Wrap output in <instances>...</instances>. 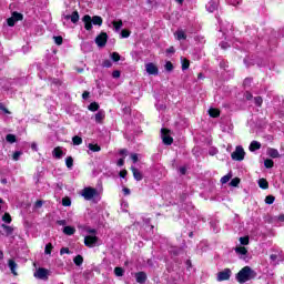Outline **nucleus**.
Segmentation results:
<instances>
[{
  "instance_id": "603ef678",
  "label": "nucleus",
  "mask_w": 284,
  "mask_h": 284,
  "mask_svg": "<svg viewBox=\"0 0 284 284\" xmlns=\"http://www.w3.org/2000/svg\"><path fill=\"white\" fill-rule=\"evenodd\" d=\"M255 104H257L258 106L263 105V98L256 97L255 98Z\"/></svg>"
},
{
  "instance_id": "13d9d810",
  "label": "nucleus",
  "mask_w": 284,
  "mask_h": 284,
  "mask_svg": "<svg viewBox=\"0 0 284 284\" xmlns=\"http://www.w3.org/2000/svg\"><path fill=\"white\" fill-rule=\"evenodd\" d=\"M0 110H2V112H4L6 114H10V111H8V109L4 108L2 103H0Z\"/></svg>"
},
{
  "instance_id": "c756f323",
  "label": "nucleus",
  "mask_w": 284,
  "mask_h": 284,
  "mask_svg": "<svg viewBox=\"0 0 284 284\" xmlns=\"http://www.w3.org/2000/svg\"><path fill=\"white\" fill-rule=\"evenodd\" d=\"M6 139L8 143H17V136L14 134H8Z\"/></svg>"
},
{
  "instance_id": "2eb2a0df",
  "label": "nucleus",
  "mask_w": 284,
  "mask_h": 284,
  "mask_svg": "<svg viewBox=\"0 0 284 284\" xmlns=\"http://www.w3.org/2000/svg\"><path fill=\"white\" fill-rule=\"evenodd\" d=\"M52 154L54 159H61L63 156V150H61V146L54 148Z\"/></svg>"
},
{
  "instance_id": "8fccbe9b",
  "label": "nucleus",
  "mask_w": 284,
  "mask_h": 284,
  "mask_svg": "<svg viewBox=\"0 0 284 284\" xmlns=\"http://www.w3.org/2000/svg\"><path fill=\"white\" fill-rule=\"evenodd\" d=\"M7 23H8V26H10L12 28V26H14L17 23V20L13 17H11L7 20Z\"/></svg>"
},
{
  "instance_id": "c03bdc74",
  "label": "nucleus",
  "mask_w": 284,
  "mask_h": 284,
  "mask_svg": "<svg viewBox=\"0 0 284 284\" xmlns=\"http://www.w3.org/2000/svg\"><path fill=\"white\" fill-rule=\"evenodd\" d=\"M53 39L57 45H61L63 43V38L61 36L53 37Z\"/></svg>"
},
{
  "instance_id": "0e129e2a",
  "label": "nucleus",
  "mask_w": 284,
  "mask_h": 284,
  "mask_svg": "<svg viewBox=\"0 0 284 284\" xmlns=\"http://www.w3.org/2000/svg\"><path fill=\"white\" fill-rule=\"evenodd\" d=\"M31 149H33L34 152H37V151L39 150V148L37 146V142H33V143L31 144Z\"/></svg>"
},
{
  "instance_id": "a878e982",
  "label": "nucleus",
  "mask_w": 284,
  "mask_h": 284,
  "mask_svg": "<svg viewBox=\"0 0 284 284\" xmlns=\"http://www.w3.org/2000/svg\"><path fill=\"white\" fill-rule=\"evenodd\" d=\"M71 21L73 23H79V11H73L71 14Z\"/></svg>"
},
{
  "instance_id": "2f4dec72",
  "label": "nucleus",
  "mask_w": 284,
  "mask_h": 284,
  "mask_svg": "<svg viewBox=\"0 0 284 284\" xmlns=\"http://www.w3.org/2000/svg\"><path fill=\"white\" fill-rule=\"evenodd\" d=\"M190 68V60L182 59V70H187Z\"/></svg>"
},
{
  "instance_id": "7ed1b4c3",
  "label": "nucleus",
  "mask_w": 284,
  "mask_h": 284,
  "mask_svg": "<svg viewBox=\"0 0 284 284\" xmlns=\"http://www.w3.org/2000/svg\"><path fill=\"white\" fill-rule=\"evenodd\" d=\"M81 196H83V199L85 201H92V199H94V196H99V191H97V189L94 187H84L81 192Z\"/></svg>"
},
{
  "instance_id": "37998d69",
  "label": "nucleus",
  "mask_w": 284,
  "mask_h": 284,
  "mask_svg": "<svg viewBox=\"0 0 284 284\" xmlns=\"http://www.w3.org/2000/svg\"><path fill=\"white\" fill-rule=\"evenodd\" d=\"M52 243L45 245L44 254H52Z\"/></svg>"
},
{
  "instance_id": "c85d7f7f",
  "label": "nucleus",
  "mask_w": 284,
  "mask_h": 284,
  "mask_svg": "<svg viewBox=\"0 0 284 284\" xmlns=\"http://www.w3.org/2000/svg\"><path fill=\"white\" fill-rule=\"evenodd\" d=\"M62 205L64 207H70L72 205V201L70 200V197H63L62 199Z\"/></svg>"
},
{
  "instance_id": "052dcab7",
  "label": "nucleus",
  "mask_w": 284,
  "mask_h": 284,
  "mask_svg": "<svg viewBox=\"0 0 284 284\" xmlns=\"http://www.w3.org/2000/svg\"><path fill=\"white\" fill-rule=\"evenodd\" d=\"M120 176H121V179H125V176H128V171H125V170L121 171Z\"/></svg>"
},
{
  "instance_id": "f3484780",
  "label": "nucleus",
  "mask_w": 284,
  "mask_h": 284,
  "mask_svg": "<svg viewBox=\"0 0 284 284\" xmlns=\"http://www.w3.org/2000/svg\"><path fill=\"white\" fill-rule=\"evenodd\" d=\"M258 186L262 189V190H267L270 187V183L267 182L266 179H260L258 180Z\"/></svg>"
},
{
  "instance_id": "bb28decb",
  "label": "nucleus",
  "mask_w": 284,
  "mask_h": 284,
  "mask_svg": "<svg viewBox=\"0 0 284 284\" xmlns=\"http://www.w3.org/2000/svg\"><path fill=\"white\" fill-rule=\"evenodd\" d=\"M73 141V145H81V143H83V139H81V136L75 135L72 138Z\"/></svg>"
},
{
  "instance_id": "7c9ffc66",
  "label": "nucleus",
  "mask_w": 284,
  "mask_h": 284,
  "mask_svg": "<svg viewBox=\"0 0 284 284\" xmlns=\"http://www.w3.org/2000/svg\"><path fill=\"white\" fill-rule=\"evenodd\" d=\"M2 221L4 223H12V216H10V213H4V215L2 216Z\"/></svg>"
},
{
  "instance_id": "09e8293b",
  "label": "nucleus",
  "mask_w": 284,
  "mask_h": 284,
  "mask_svg": "<svg viewBox=\"0 0 284 284\" xmlns=\"http://www.w3.org/2000/svg\"><path fill=\"white\" fill-rule=\"evenodd\" d=\"M102 67H103V68H112V61H110V60H104V61L102 62Z\"/></svg>"
},
{
  "instance_id": "393cba45",
  "label": "nucleus",
  "mask_w": 284,
  "mask_h": 284,
  "mask_svg": "<svg viewBox=\"0 0 284 284\" xmlns=\"http://www.w3.org/2000/svg\"><path fill=\"white\" fill-rule=\"evenodd\" d=\"M89 150H91V152H101V146H99V144H89Z\"/></svg>"
},
{
  "instance_id": "5fc2aeb1",
  "label": "nucleus",
  "mask_w": 284,
  "mask_h": 284,
  "mask_svg": "<svg viewBox=\"0 0 284 284\" xmlns=\"http://www.w3.org/2000/svg\"><path fill=\"white\" fill-rule=\"evenodd\" d=\"M88 234H91V236H97V230L94 229H87Z\"/></svg>"
},
{
  "instance_id": "cd10ccee",
  "label": "nucleus",
  "mask_w": 284,
  "mask_h": 284,
  "mask_svg": "<svg viewBox=\"0 0 284 284\" xmlns=\"http://www.w3.org/2000/svg\"><path fill=\"white\" fill-rule=\"evenodd\" d=\"M65 165L67 168H69V170L72 169V165H74V160L72 159V156H68L65 159Z\"/></svg>"
},
{
  "instance_id": "69168bd1",
  "label": "nucleus",
  "mask_w": 284,
  "mask_h": 284,
  "mask_svg": "<svg viewBox=\"0 0 284 284\" xmlns=\"http://www.w3.org/2000/svg\"><path fill=\"white\" fill-rule=\"evenodd\" d=\"M58 225H68V222L65 220L58 221Z\"/></svg>"
},
{
  "instance_id": "5701e85b",
  "label": "nucleus",
  "mask_w": 284,
  "mask_h": 284,
  "mask_svg": "<svg viewBox=\"0 0 284 284\" xmlns=\"http://www.w3.org/2000/svg\"><path fill=\"white\" fill-rule=\"evenodd\" d=\"M206 10H209V12H214V10H216V2L211 1L206 4Z\"/></svg>"
},
{
  "instance_id": "3c124183",
  "label": "nucleus",
  "mask_w": 284,
  "mask_h": 284,
  "mask_svg": "<svg viewBox=\"0 0 284 284\" xmlns=\"http://www.w3.org/2000/svg\"><path fill=\"white\" fill-rule=\"evenodd\" d=\"M112 77H113V79H120V77H121V71H119V70L113 71V72H112Z\"/></svg>"
},
{
  "instance_id": "58836bf2",
  "label": "nucleus",
  "mask_w": 284,
  "mask_h": 284,
  "mask_svg": "<svg viewBox=\"0 0 284 284\" xmlns=\"http://www.w3.org/2000/svg\"><path fill=\"white\" fill-rule=\"evenodd\" d=\"M240 243L241 245H250V237L247 236L240 237Z\"/></svg>"
},
{
  "instance_id": "4be33fe9",
  "label": "nucleus",
  "mask_w": 284,
  "mask_h": 284,
  "mask_svg": "<svg viewBox=\"0 0 284 284\" xmlns=\"http://www.w3.org/2000/svg\"><path fill=\"white\" fill-rule=\"evenodd\" d=\"M209 114L210 116H212L213 119H216V116L221 115V111H219V109H210L209 110Z\"/></svg>"
},
{
  "instance_id": "f03ea898",
  "label": "nucleus",
  "mask_w": 284,
  "mask_h": 284,
  "mask_svg": "<svg viewBox=\"0 0 284 284\" xmlns=\"http://www.w3.org/2000/svg\"><path fill=\"white\" fill-rule=\"evenodd\" d=\"M82 21L84 23V29L88 31L92 30V23H93V26H103V18H101L99 16H94L92 18V17H90V14H85L82 18Z\"/></svg>"
},
{
  "instance_id": "680f3d73",
  "label": "nucleus",
  "mask_w": 284,
  "mask_h": 284,
  "mask_svg": "<svg viewBox=\"0 0 284 284\" xmlns=\"http://www.w3.org/2000/svg\"><path fill=\"white\" fill-rule=\"evenodd\" d=\"M90 98V92L84 91L82 94V99H89Z\"/></svg>"
},
{
  "instance_id": "6ab92c4d",
  "label": "nucleus",
  "mask_w": 284,
  "mask_h": 284,
  "mask_svg": "<svg viewBox=\"0 0 284 284\" xmlns=\"http://www.w3.org/2000/svg\"><path fill=\"white\" fill-rule=\"evenodd\" d=\"M255 150H261V142L252 141L250 144V151L255 152Z\"/></svg>"
},
{
  "instance_id": "9d476101",
  "label": "nucleus",
  "mask_w": 284,
  "mask_h": 284,
  "mask_svg": "<svg viewBox=\"0 0 284 284\" xmlns=\"http://www.w3.org/2000/svg\"><path fill=\"white\" fill-rule=\"evenodd\" d=\"M145 71L149 74H153L154 77H156V74H159V67H156V64L149 62L145 64Z\"/></svg>"
},
{
  "instance_id": "e433bc0d",
  "label": "nucleus",
  "mask_w": 284,
  "mask_h": 284,
  "mask_svg": "<svg viewBox=\"0 0 284 284\" xmlns=\"http://www.w3.org/2000/svg\"><path fill=\"white\" fill-rule=\"evenodd\" d=\"M274 201H275V197H274L273 195H267V196L265 197V203H266L267 205H272V203H274Z\"/></svg>"
},
{
  "instance_id": "6e6552de",
  "label": "nucleus",
  "mask_w": 284,
  "mask_h": 284,
  "mask_svg": "<svg viewBox=\"0 0 284 284\" xmlns=\"http://www.w3.org/2000/svg\"><path fill=\"white\" fill-rule=\"evenodd\" d=\"M95 43L99 48H105V43H108V33L102 32L95 38Z\"/></svg>"
},
{
  "instance_id": "bf43d9fd",
  "label": "nucleus",
  "mask_w": 284,
  "mask_h": 284,
  "mask_svg": "<svg viewBox=\"0 0 284 284\" xmlns=\"http://www.w3.org/2000/svg\"><path fill=\"white\" fill-rule=\"evenodd\" d=\"M124 164H125V160L124 159L118 160L119 168H122V165H124Z\"/></svg>"
},
{
  "instance_id": "864d4df0",
  "label": "nucleus",
  "mask_w": 284,
  "mask_h": 284,
  "mask_svg": "<svg viewBox=\"0 0 284 284\" xmlns=\"http://www.w3.org/2000/svg\"><path fill=\"white\" fill-rule=\"evenodd\" d=\"M21 156V152L20 151H16L13 153V161H19V158Z\"/></svg>"
},
{
  "instance_id": "9b49d317",
  "label": "nucleus",
  "mask_w": 284,
  "mask_h": 284,
  "mask_svg": "<svg viewBox=\"0 0 284 284\" xmlns=\"http://www.w3.org/2000/svg\"><path fill=\"white\" fill-rule=\"evenodd\" d=\"M266 154L271 156V159H278L281 156V153H278V150L276 149H267Z\"/></svg>"
},
{
  "instance_id": "b1692460",
  "label": "nucleus",
  "mask_w": 284,
  "mask_h": 284,
  "mask_svg": "<svg viewBox=\"0 0 284 284\" xmlns=\"http://www.w3.org/2000/svg\"><path fill=\"white\" fill-rule=\"evenodd\" d=\"M235 252L242 256H245V254H247V248H245V246H240L235 248Z\"/></svg>"
},
{
  "instance_id": "dca6fc26",
  "label": "nucleus",
  "mask_w": 284,
  "mask_h": 284,
  "mask_svg": "<svg viewBox=\"0 0 284 284\" xmlns=\"http://www.w3.org/2000/svg\"><path fill=\"white\" fill-rule=\"evenodd\" d=\"M74 232H77V229H74L73 226H64L63 229V234H65L67 236H72Z\"/></svg>"
},
{
  "instance_id": "1a4fd4ad",
  "label": "nucleus",
  "mask_w": 284,
  "mask_h": 284,
  "mask_svg": "<svg viewBox=\"0 0 284 284\" xmlns=\"http://www.w3.org/2000/svg\"><path fill=\"white\" fill-rule=\"evenodd\" d=\"M36 278H40L41 281H48L49 271L45 268H38L34 273Z\"/></svg>"
},
{
  "instance_id": "412c9836",
  "label": "nucleus",
  "mask_w": 284,
  "mask_h": 284,
  "mask_svg": "<svg viewBox=\"0 0 284 284\" xmlns=\"http://www.w3.org/2000/svg\"><path fill=\"white\" fill-rule=\"evenodd\" d=\"M9 268L11 270L12 274L17 276V262L9 260Z\"/></svg>"
},
{
  "instance_id": "a211bd4d",
  "label": "nucleus",
  "mask_w": 284,
  "mask_h": 284,
  "mask_svg": "<svg viewBox=\"0 0 284 284\" xmlns=\"http://www.w3.org/2000/svg\"><path fill=\"white\" fill-rule=\"evenodd\" d=\"M112 26H113L115 32H119V30H121L123 28V20H114L112 22Z\"/></svg>"
},
{
  "instance_id": "f257e3e1",
  "label": "nucleus",
  "mask_w": 284,
  "mask_h": 284,
  "mask_svg": "<svg viewBox=\"0 0 284 284\" xmlns=\"http://www.w3.org/2000/svg\"><path fill=\"white\" fill-rule=\"evenodd\" d=\"M252 278H256V272L252 270L250 266H244L237 274L236 281L237 283H247V281H252Z\"/></svg>"
},
{
  "instance_id": "79ce46f5",
  "label": "nucleus",
  "mask_w": 284,
  "mask_h": 284,
  "mask_svg": "<svg viewBox=\"0 0 284 284\" xmlns=\"http://www.w3.org/2000/svg\"><path fill=\"white\" fill-rule=\"evenodd\" d=\"M2 227L7 234H12V232H14V229H12V226L3 224Z\"/></svg>"
},
{
  "instance_id": "39448f33",
  "label": "nucleus",
  "mask_w": 284,
  "mask_h": 284,
  "mask_svg": "<svg viewBox=\"0 0 284 284\" xmlns=\"http://www.w3.org/2000/svg\"><path fill=\"white\" fill-rule=\"evenodd\" d=\"M231 159H233V161H243V159H245V150H243V146H236L235 151L231 154Z\"/></svg>"
},
{
  "instance_id": "49530a36",
  "label": "nucleus",
  "mask_w": 284,
  "mask_h": 284,
  "mask_svg": "<svg viewBox=\"0 0 284 284\" xmlns=\"http://www.w3.org/2000/svg\"><path fill=\"white\" fill-rule=\"evenodd\" d=\"M230 179H232V175H224L222 179H221V183L223 185H225V183H229Z\"/></svg>"
},
{
  "instance_id": "473e14b6",
  "label": "nucleus",
  "mask_w": 284,
  "mask_h": 284,
  "mask_svg": "<svg viewBox=\"0 0 284 284\" xmlns=\"http://www.w3.org/2000/svg\"><path fill=\"white\" fill-rule=\"evenodd\" d=\"M166 72H172V70H174V64H172L171 61H168L164 65Z\"/></svg>"
},
{
  "instance_id": "f704fd0d",
  "label": "nucleus",
  "mask_w": 284,
  "mask_h": 284,
  "mask_svg": "<svg viewBox=\"0 0 284 284\" xmlns=\"http://www.w3.org/2000/svg\"><path fill=\"white\" fill-rule=\"evenodd\" d=\"M12 18L16 21H21L23 19V14L19 13V12H13L12 13Z\"/></svg>"
},
{
  "instance_id": "aec40b11",
  "label": "nucleus",
  "mask_w": 284,
  "mask_h": 284,
  "mask_svg": "<svg viewBox=\"0 0 284 284\" xmlns=\"http://www.w3.org/2000/svg\"><path fill=\"white\" fill-rule=\"evenodd\" d=\"M103 119H105V112H104V111H99V112L95 114V122H97V123H102V122H103Z\"/></svg>"
},
{
  "instance_id": "338daca9",
  "label": "nucleus",
  "mask_w": 284,
  "mask_h": 284,
  "mask_svg": "<svg viewBox=\"0 0 284 284\" xmlns=\"http://www.w3.org/2000/svg\"><path fill=\"white\" fill-rule=\"evenodd\" d=\"M245 98L247 99V101H250V99H252V93L246 92V93H245Z\"/></svg>"
},
{
  "instance_id": "e2e57ef3",
  "label": "nucleus",
  "mask_w": 284,
  "mask_h": 284,
  "mask_svg": "<svg viewBox=\"0 0 284 284\" xmlns=\"http://www.w3.org/2000/svg\"><path fill=\"white\" fill-rule=\"evenodd\" d=\"M252 83V79L247 78L244 80V85H250Z\"/></svg>"
},
{
  "instance_id": "4d7b16f0",
  "label": "nucleus",
  "mask_w": 284,
  "mask_h": 284,
  "mask_svg": "<svg viewBox=\"0 0 284 284\" xmlns=\"http://www.w3.org/2000/svg\"><path fill=\"white\" fill-rule=\"evenodd\" d=\"M60 254H70V248H68V247H62V248L60 250Z\"/></svg>"
},
{
  "instance_id": "4c0bfd02",
  "label": "nucleus",
  "mask_w": 284,
  "mask_h": 284,
  "mask_svg": "<svg viewBox=\"0 0 284 284\" xmlns=\"http://www.w3.org/2000/svg\"><path fill=\"white\" fill-rule=\"evenodd\" d=\"M130 34H131V32H130V30H128V29H123V30L121 31V38H122V39H128V37H130Z\"/></svg>"
},
{
  "instance_id": "774afa93",
  "label": "nucleus",
  "mask_w": 284,
  "mask_h": 284,
  "mask_svg": "<svg viewBox=\"0 0 284 284\" xmlns=\"http://www.w3.org/2000/svg\"><path fill=\"white\" fill-rule=\"evenodd\" d=\"M277 220H278V221H281V222L283 223V222H284V214L278 215Z\"/></svg>"
},
{
  "instance_id": "c9c22d12",
  "label": "nucleus",
  "mask_w": 284,
  "mask_h": 284,
  "mask_svg": "<svg viewBox=\"0 0 284 284\" xmlns=\"http://www.w3.org/2000/svg\"><path fill=\"white\" fill-rule=\"evenodd\" d=\"M239 183H241V179L234 178V179L230 182V185H231L232 187H237Z\"/></svg>"
},
{
  "instance_id": "72a5a7b5",
  "label": "nucleus",
  "mask_w": 284,
  "mask_h": 284,
  "mask_svg": "<svg viewBox=\"0 0 284 284\" xmlns=\"http://www.w3.org/2000/svg\"><path fill=\"white\" fill-rule=\"evenodd\" d=\"M89 110L91 112H97V110H99V104L97 102H92L90 105H89Z\"/></svg>"
},
{
  "instance_id": "0eeeda50",
  "label": "nucleus",
  "mask_w": 284,
  "mask_h": 284,
  "mask_svg": "<svg viewBox=\"0 0 284 284\" xmlns=\"http://www.w3.org/2000/svg\"><path fill=\"white\" fill-rule=\"evenodd\" d=\"M232 276V271L230 268H224L223 271L217 273V281H230V277Z\"/></svg>"
},
{
  "instance_id": "6e6d98bb",
  "label": "nucleus",
  "mask_w": 284,
  "mask_h": 284,
  "mask_svg": "<svg viewBox=\"0 0 284 284\" xmlns=\"http://www.w3.org/2000/svg\"><path fill=\"white\" fill-rule=\"evenodd\" d=\"M131 159L133 163H136L139 161V155L136 153L131 154Z\"/></svg>"
},
{
  "instance_id": "ddd939ff",
  "label": "nucleus",
  "mask_w": 284,
  "mask_h": 284,
  "mask_svg": "<svg viewBox=\"0 0 284 284\" xmlns=\"http://www.w3.org/2000/svg\"><path fill=\"white\" fill-rule=\"evenodd\" d=\"M146 278H148V275H145L144 272H139L135 274L136 283H145Z\"/></svg>"
},
{
  "instance_id": "a19ab883",
  "label": "nucleus",
  "mask_w": 284,
  "mask_h": 284,
  "mask_svg": "<svg viewBox=\"0 0 284 284\" xmlns=\"http://www.w3.org/2000/svg\"><path fill=\"white\" fill-rule=\"evenodd\" d=\"M264 165H265V168H267V169L274 168V161L267 159V160L264 161Z\"/></svg>"
},
{
  "instance_id": "4468645a",
  "label": "nucleus",
  "mask_w": 284,
  "mask_h": 284,
  "mask_svg": "<svg viewBox=\"0 0 284 284\" xmlns=\"http://www.w3.org/2000/svg\"><path fill=\"white\" fill-rule=\"evenodd\" d=\"M174 37H175V39H178V41L187 39V36L185 34V31H183V30H178L174 33Z\"/></svg>"
},
{
  "instance_id": "423d86ee",
  "label": "nucleus",
  "mask_w": 284,
  "mask_h": 284,
  "mask_svg": "<svg viewBox=\"0 0 284 284\" xmlns=\"http://www.w3.org/2000/svg\"><path fill=\"white\" fill-rule=\"evenodd\" d=\"M99 243V237L97 235H87L84 237V245L87 247H94Z\"/></svg>"
},
{
  "instance_id": "de8ad7c7",
  "label": "nucleus",
  "mask_w": 284,
  "mask_h": 284,
  "mask_svg": "<svg viewBox=\"0 0 284 284\" xmlns=\"http://www.w3.org/2000/svg\"><path fill=\"white\" fill-rule=\"evenodd\" d=\"M114 274H115V276H123V270L121 267H115Z\"/></svg>"
},
{
  "instance_id": "ea45409f",
  "label": "nucleus",
  "mask_w": 284,
  "mask_h": 284,
  "mask_svg": "<svg viewBox=\"0 0 284 284\" xmlns=\"http://www.w3.org/2000/svg\"><path fill=\"white\" fill-rule=\"evenodd\" d=\"M73 261H74V263H75L77 265H82V264H83V256L78 255V256L74 257Z\"/></svg>"
},
{
  "instance_id": "f8f14e48",
  "label": "nucleus",
  "mask_w": 284,
  "mask_h": 284,
  "mask_svg": "<svg viewBox=\"0 0 284 284\" xmlns=\"http://www.w3.org/2000/svg\"><path fill=\"white\" fill-rule=\"evenodd\" d=\"M131 172H133L135 181H143V173H141L136 168L131 166Z\"/></svg>"
},
{
  "instance_id": "a18cd8bd",
  "label": "nucleus",
  "mask_w": 284,
  "mask_h": 284,
  "mask_svg": "<svg viewBox=\"0 0 284 284\" xmlns=\"http://www.w3.org/2000/svg\"><path fill=\"white\" fill-rule=\"evenodd\" d=\"M111 59H112V61H121V55L119 54V53H116V52H113L112 54H111Z\"/></svg>"
},
{
  "instance_id": "20e7f679",
  "label": "nucleus",
  "mask_w": 284,
  "mask_h": 284,
  "mask_svg": "<svg viewBox=\"0 0 284 284\" xmlns=\"http://www.w3.org/2000/svg\"><path fill=\"white\" fill-rule=\"evenodd\" d=\"M172 131L168 129H162L161 130V139L164 143V145H172L174 143V139L172 138Z\"/></svg>"
}]
</instances>
